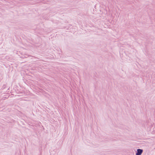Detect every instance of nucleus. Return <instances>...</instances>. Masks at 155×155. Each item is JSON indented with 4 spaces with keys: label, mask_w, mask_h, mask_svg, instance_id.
<instances>
[{
    "label": "nucleus",
    "mask_w": 155,
    "mask_h": 155,
    "mask_svg": "<svg viewBox=\"0 0 155 155\" xmlns=\"http://www.w3.org/2000/svg\"><path fill=\"white\" fill-rule=\"evenodd\" d=\"M143 152V150L140 149H138L137 150V153L136 155H140Z\"/></svg>",
    "instance_id": "1"
}]
</instances>
